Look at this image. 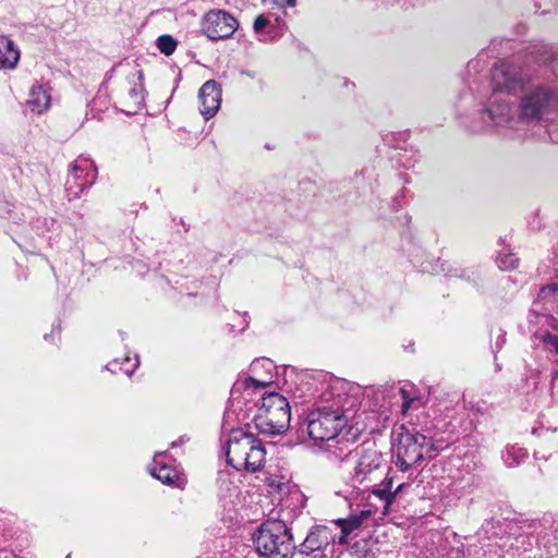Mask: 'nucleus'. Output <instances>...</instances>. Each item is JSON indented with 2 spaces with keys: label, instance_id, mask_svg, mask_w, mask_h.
<instances>
[{
  "label": "nucleus",
  "instance_id": "nucleus-1",
  "mask_svg": "<svg viewBox=\"0 0 558 558\" xmlns=\"http://www.w3.org/2000/svg\"><path fill=\"white\" fill-rule=\"evenodd\" d=\"M342 453L345 458L351 457L354 460V468L344 480V486L337 490L336 494L347 499L350 505L353 502L360 505V501L364 500L366 495L369 496L372 494L384 502L387 510L396 497L410 485L403 481L393 489L396 476L389 473L386 474L379 484L376 483L383 475L381 454L376 449L367 448L356 451L354 454H352L350 449L347 450V453L342 449H340L339 453L335 452L338 457H341Z\"/></svg>",
  "mask_w": 558,
  "mask_h": 558
},
{
  "label": "nucleus",
  "instance_id": "nucleus-2",
  "mask_svg": "<svg viewBox=\"0 0 558 558\" xmlns=\"http://www.w3.org/2000/svg\"><path fill=\"white\" fill-rule=\"evenodd\" d=\"M527 81V75L514 65L504 62L495 65L492 72L494 93L482 113L483 117H487L496 126L515 128L522 121L519 118L520 109L513 106L504 93H515L522 89Z\"/></svg>",
  "mask_w": 558,
  "mask_h": 558
},
{
  "label": "nucleus",
  "instance_id": "nucleus-3",
  "mask_svg": "<svg viewBox=\"0 0 558 558\" xmlns=\"http://www.w3.org/2000/svg\"><path fill=\"white\" fill-rule=\"evenodd\" d=\"M355 401L340 393L329 404L319 405L305 417L307 436L315 444L336 440L354 417Z\"/></svg>",
  "mask_w": 558,
  "mask_h": 558
},
{
  "label": "nucleus",
  "instance_id": "nucleus-4",
  "mask_svg": "<svg viewBox=\"0 0 558 558\" xmlns=\"http://www.w3.org/2000/svg\"><path fill=\"white\" fill-rule=\"evenodd\" d=\"M397 436L395 444L396 468L402 473H409L410 480L413 470L417 471L425 460L437 456V449L430 438L418 432H411L404 427Z\"/></svg>",
  "mask_w": 558,
  "mask_h": 558
},
{
  "label": "nucleus",
  "instance_id": "nucleus-5",
  "mask_svg": "<svg viewBox=\"0 0 558 558\" xmlns=\"http://www.w3.org/2000/svg\"><path fill=\"white\" fill-rule=\"evenodd\" d=\"M262 441L251 432L232 429L227 441V462L238 471H258L265 462Z\"/></svg>",
  "mask_w": 558,
  "mask_h": 558
},
{
  "label": "nucleus",
  "instance_id": "nucleus-6",
  "mask_svg": "<svg viewBox=\"0 0 558 558\" xmlns=\"http://www.w3.org/2000/svg\"><path fill=\"white\" fill-rule=\"evenodd\" d=\"M291 421V408L286 397L277 392L265 393L253 417L255 429L264 435H279Z\"/></svg>",
  "mask_w": 558,
  "mask_h": 558
},
{
  "label": "nucleus",
  "instance_id": "nucleus-7",
  "mask_svg": "<svg viewBox=\"0 0 558 558\" xmlns=\"http://www.w3.org/2000/svg\"><path fill=\"white\" fill-rule=\"evenodd\" d=\"M256 550L268 558H286L293 550L292 535L281 520H267L255 534Z\"/></svg>",
  "mask_w": 558,
  "mask_h": 558
},
{
  "label": "nucleus",
  "instance_id": "nucleus-8",
  "mask_svg": "<svg viewBox=\"0 0 558 558\" xmlns=\"http://www.w3.org/2000/svg\"><path fill=\"white\" fill-rule=\"evenodd\" d=\"M372 514L371 509L362 510L359 514H351L347 519H339L335 524L340 527V534L333 535L328 526H316L306 536L303 547L304 553L324 550L330 543L338 541L345 544L348 536L357 530L362 523Z\"/></svg>",
  "mask_w": 558,
  "mask_h": 558
},
{
  "label": "nucleus",
  "instance_id": "nucleus-9",
  "mask_svg": "<svg viewBox=\"0 0 558 558\" xmlns=\"http://www.w3.org/2000/svg\"><path fill=\"white\" fill-rule=\"evenodd\" d=\"M519 109L522 121L544 120L558 110V93L549 86H534L521 98Z\"/></svg>",
  "mask_w": 558,
  "mask_h": 558
},
{
  "label": "nucleus",
  "instance_id": "nucleus-10",
  "mask_svg": "<svg viewBox=\"0 0 558 558\" xmlns=\"http://www.w3.org/2000/svg\"><path fill=\"white\" fill-rule=\"evenodd\" d=\"M251 375L234 383L230 399L240 404L243 399L248 400L257 389H263L272 384L275 365L269 359H258L251 364Z\"/></svg>",
  "mask_w": 558,
  "mask_h": 558
},
{
  "label": "nucleus",
  "instance_id": "nucleus-11",
  "mask_svg": "<svg viewBox=\"0 0 558 558\" xmlns=\"http://www.w3.org/2000/svg\"><path fill=\"white\" fill-rule=\"evenodd\" d=\"M238 27V20L225 10H210L201 22L202 33L213 41L230 38Z\"/></svg>",
  "mask_w": 558,
  "mask_h": 558
},
{
  "label": "nucleus",
  "instance_id": "nucleus-12",
  "mask_svg": "<svg viewBox=\"0 0 558 558\" xmlns=\"http://www.w3.org/2000/svg\"><path fill=\"white\" fill-rule=\"evenodd\" d=\"M97 170L94 162L86 158H77L71 166L65 186L70 197H78L80 194L90 187L96 180Z\"/></svg>",
  "mask_w": 558,
  "mask_h": 558
},
{
  "label": "nucleus",
  "instance_id": "nucleus-13",
  "mask_svg": "<svg viewBox=\"0 0 558 558\" xmlns=\"http://www.w3.org/2000/svg\"><path fill=\"white\" fill-rule=\"evenodd\" d=\"M284 19L281 13L271 10L256 16L253 23V31L259 41H271L283 35Z\"/></svg>",
  "mask_w": 558,
  "mask_h": 558
},
{
  "label": "nucleus",
  "instance_id": "nucleus-14",
  "mask_svg": "<svg viewBox=\"0 0 558 558\" xmlns=\"http://www.w3.org/2000/svg\"><path fill=\"white\" fill-rule=\"evenodd\" d=\"M198 99L201 101L199 111L208 120L219 110L221 104V88L215 81H207L199 88Z\"/></svg>",
  "mask_w": 558,
  "mask_h": 558
},
{
  "label": "nucleus",
  "instance_id": "nucleus-15",
  "mask_svg": "<svg viewBox=\"0 0 558 558\" xmlns=\"http://www.w3.org/2000/svg\"><path fill=\"white\" fill-rule=\"evenodd\" d=\"M165 460L166 454L163 452L157 453L149 469L150 474L163 484L178 485L180 480L178 471Z\"/></svg>",
  "mask_w": 558,
  "mask_h": 558
},
{
  "label": "nucleus",
  "instance_id": "nucleus-16",
  "mask_svg": "<svg viewBox=\"0 0 558 558\" xmlns=\"http://www.w3.org/2000/svg\"><path fill=\"white\" fill-rule=\"evenodd\" d=\"M50 104L51 96L48 89L43 85H34L29 90L28 99L25 105L31 112L41 114L49 109Z\"/></svg>",
  "mask_w": 558,
  "mask_h": 558
},
{
  "label": "nucleus",
  "instance_id": "nucleus-17",
  "mask_svg": "<svg viewBox=\"0 0 558 558\" xmlns=\"http://www.w3.org/2000/svg\"><path fill=\"white\" fill-rule=\"evenodd\" d=\"M20 60V50L8 36H0V70H13Z\"/></svg>",
  "mask_w": 558,
  "mask_h": 558
},
{
  "label": "nucleus",
  "instance_id": "nucleus-18",
  "mask_svg": "<svg viewBox=\"0 0 558 558\" xmlns=\"http://www.w3.org/2000/svg\"><path fill=\"white\" fill-rule=\"evenodd\" d=\"M138 366V359L135 356L133 361L126 356L121 363L118 360H114L106 366L108 371L116 373L119 368L121 372H123L125 375L131 376L133 372Z\"/></svg>",
  "mask_w": 558,
  "mask_h": 558
},
{
  "label": "nucleus",
  "instance_id": "nucleus-19",
  "mask_svg": "<svg viewBox=\"0 0 558 558\" xmlns=\"http://www.w3.org/2000/svg\"><path fill=\"white\" fill-rule=\"evenodd\" d=\"M526 457V451L518 446H508L502 454L505 464L512 468L519 464Z\"/></svg>",
  "mask_w": 558,
  "mask_h": 558
},
{
  "label": "nucleus",
  "instance_id": "nucleus-20",
  "mask_svg": "<svg viewBox=\"0 0 558 558\" xmlns=\"http://www.w3.org/2000/svg\"><path fill=\"white\" fill-rule=\"evenodd\" d=\"M157 48L165 56H171L178 46L177 40L170 35H161L156 41Z\"/></svg>",
  "mask_w": 558,
  "mask_h": 558
},
{
  "label": "nucleus",
  "instance_id": "nucleus-21",
  "mask_svg": "<svg viewBox=\"0 0 558 558\" xmlns=\"http://www.w3.org/2000/svg\"><path fill=\"white\" fill-rule=\"evenodd\" d=\"M296 0H263V3L268 7L269 10L281 13L282 17L286 16V8L294 7Z\"/></svg>",
  "mask_w": 558,
  "mask_h": 558
},
{
  "label": "nucleus",
  "instance_id": "nucleus-22",
  "mask_svg": "<svg viewBox=\"0 0 558 558\" xmlns=\"http://www.w3.org/2000/svg\"><path fill=\"white\" fill-rule=\"evenodd\" d=\"M519 259L512 253L500 254L497 258V265L502 270H512L518 266Z\"/></svg>",
  "mask_w": 558,
  "mask_h": 558
},
{
  "label": "nucleus",
  "instance_id": "nucleus-23",
  "mask_svg": "<svg viewBox=\"0 0 558 558\" xmlns=\"http://www.w3.org/2000/svg\"><path fill=\"white\" fill-rule=\"evenodd\" d=\"M538 298L545 302L558 301V283H550L542 287L538 293Z\"/></svg>",
  "mask_w": 558,
  "mask_h": 558
},
{
  "label": "nucleus",
  "instance_id": "nucleus-24",
  "mask_svg": "<svg viewBox=\"0 0 558 558\" xmlns=\"http://www.w3.org/2000/svg\"><path fill=\"white\" fill-rule=\"evenodd\" d=\"M544 343L549 350H554L558 354V336L547 333L544 337Z\"/></svg>",
  "mask_w": 558,
  "mask_h": 558
},
{
  "label": "nucleus",
  "instance_id": "nucleus-25",
  "mask_svg": "<svg viewBox=\"0 0 558 558\" xmlns=\"http://www.w3.org/2000/svg\"><path fill=\"white\" fill-rule=\"evenodd\" d=\"M400 392L402 393V398H403L402 412L405 413L410 409V407L414 402V400L409 398L407 391L403 388L400 389Z\"/></svg>",
  "mask_w": 558,
  "mask_h": 558
},
{
  "label": "nucleus",
  "instance_id": "nucleus-26",
  "mask_svg": "<svg viewBox=\"0 0 558 558\" xmlns=\"http://www.w3.org/2000/svg\"><path fill=\"white\" fill-rule=\"evenodd\" d=\"M471 129H472L473 132H481V131L484 130V125H476V124H474V125L471 126Z\"/></svg>",
  "mask_w": 558,
  "mask_h": 558
},
{
  "label": "nucleus",
  "instance_id": "nucleus-27",
  "mask_svg": "<svg viewBox=\"0 0 558 558\" xmlns=\"http://www.w3.org/2000/svg\"><path fill=\"white\" fill-rule=\"evenodd\" d=\"M534 456L536 459H547V457L545 454H542L541 451H535Z\"/></svg>",
  "mask_w": 558,
  "mask_h": 558
},
{
  "label": "nucleus",
  "instance_id": "nucleus-28",
  "mask_svg": "<svg viewBox=\"0 0 558 558\" xmlns=\"http://www.w3.org/2000/svg\"><path fill=\"white\" fill-rule=\"evenodd\" d=\"M548 60H549V57H546V56H543L541 58V61L544 62V63L547 62Z\"/></svg>",
  "mask_w": 558,
  "mask_h": 558
},
{
  "label": "nucleus",
  "instance_id": "nucleus-29",
  "mask_svg": "<svg viewBox=\"0 0 558 558\" xmlns=\"http://www.w3.org/2000/svg\"><path fill=\"white\" fill-rule=\"evenodd\" d=\"M65 558H70V556H66Z\"/></svg>",
  "mask_w": 558,
  "mask_h": 558
}]
</instances>
